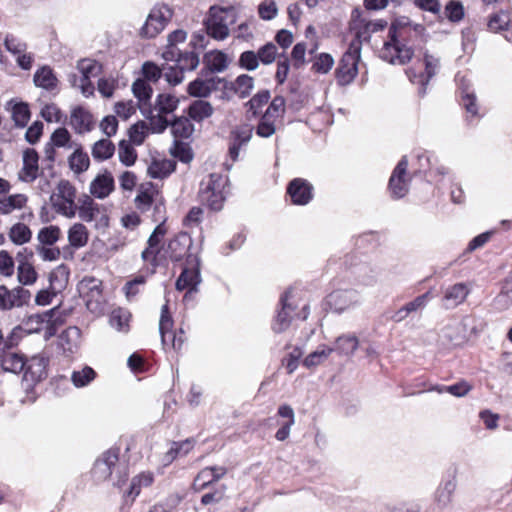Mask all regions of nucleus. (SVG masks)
Segmentation results:
<instances>
[{
    "mask_svg": "<svg viewBox=\"0 0 512 512\" xmlns=\"http://www.w3.org/2000/svg\"><path fill=\"white\" fill-rule=\"evenodd\" d=\"M118 157L120 162L125 166H132L137 159V153L128 142L121 141L119 144Z\"/></svg>",
    "mask_w": 512,
    "mask_h": 512,
    "instance_id": "obj_57",
    "label": "nucleus"
},
{
    "mask_svg": "<svg viewBox=\"0 0 512 512\" xmlns=\"http://www.w3.org/2000/svg\"><path fill=\"white\" fill-rule=\"evenodd\" d=\"M62 324L63 321L56 309H51L28 316L18 328L27 334H41L48 340L56 334Z\"/></svg>",
    "mask_w": 512,
    "mask_h": 512,
    "instance_id": "obj_2",
    "label": "nucleus"
},
{
    "mask_svg": "<svg viewBox=\"0 0 512 512\" xmlns=\"http://www.w3.org/2000/svg\"><path fill=\"white\" fill-rule=\"evenodd\" d=\"M38 274L33 266L26 259L18 261L17 266V279L18 282L24 286L33 285L37 280Z\"/></svg>",
    "mask_w": 512,
    "mask_h": 512,
    "instance_id": "obj_35",
    "label": "nucleus"
},
{
    "mask_svg": "<svg viewBox=\"0 0 512 512\" xmlns=\"http://www.w3.org/2000/svg\"><path fill=\"white\" fill-rule=\"evenodd\" d=\"M115 146L109 139H100L96 141L91 149L93 158L97 161H104L111 158L114 154Z\"/></svg>",
    "mask_w": 512,
    "mask_h": 512,
    "instance_id": "obj_42",
    "label": "nucleus"
},
{
    "mask_svg": "<svg viewBox=\"0 0 512 512\" xmlns=\"http://www.w3.org/2000/svg\"><path fill=\"white\" fill-rule=\"evenodd\" d=\"M16 213H21V219L33 217V212L29 207L28 195L25 193H8L0 197V215L11 216Z\"/></svg>",
    "mask_w": 512,
    "mask_h": 512,
    "instance_id": "obj_10",
    "label": "nucleus"
},
{
    "mask_svg": "<svg viewBox=\"0 0 512 512\" xmlns=\"http://www.w3.org/2000/svg\"><path fill=\"white\" fill-rule=\"evenodd\" d=\"M95 376V371L91 367L85 366L81 370L72 373L71 381L75 387L81 388L92 382Z\"/></svg>",
    "mask_w": 512,
    "mask_h": 512,
    "instance_id": "obj_51",
    "label": "nucleus"
},
{
    "mask_svg": "<svg viewBox=\"0 0 512 512\" xmlns=\"http://www.w3.org/2000/svg\"><path fill=\"white\" fill-rule=\"evenodd\" d=\"M334 66V59L328 53H320L313 59L311 70L319 74H327Z\"/></svg>",
    "mask_w": 512,
    "mask_h": 512,
    "instance_id": "obj_50",
    "label": "nucleus"
},
{
    "mask_svg": "<svg viewBox=\"0 0 512 512\" xmlns=\"http://www.w3.org/2000/svg\"><path fill=\"white\" fill-rule=\"evenodd\" d=\"M190 264L191 267L185 268L176 282L178 290L189 289L191 292L200 282L198 259L196 256L190 260Z\"/></svg>",
    "mask_w": 512,
    "mask_h": 512,
    "instance_id": "obj_26",
    "label": "nucleus"
},
{
    "mask_svg": "<svg viewBox=\"0 0 512 512\" xmlns=\"http://www.w3.org/2000/svg\"><path fill=\"white\" fill-rule=\"evenodd\" d=\"M287 193L295 205H306L313 197V186L305 179L295 178L288 187Z\"/></svg>",
    "mask_w": 512,
    "mask_h": 512,
    "instance_id": "obj_18",
    "label": "nucleus"
},
{
    "mask_svg": "<svg viewBox=\"0 0 512 512\" xmlns=\"http://www.w3.org/2000/svg\"><path fill=\"white\" fill-rule=\"evenodd\" d=\"M30 298V292L23 288L7 289L0 286V309L8 310L14 306H21Z\"/></svg>",
    "mask_w": 512,
    "mask_h": 512,
    "instance_id": "obj_21",
    "label": "nucleus"
},
{
    "mask_svg": "<svg viewBox=\"0 0 512 512\" xmlns=\"http://www.w3.org/2000/svg\"><path fill=\"white\" fill-rule=\"evenodd\" d=\"M68 278L69 272L67 268L63 265L58 266L50 273L49 288L56 293L60 292L66 287L68 283Z\"/></svg>",
    "mask_w": 512,
    "mask_h": 512,
    "instance_id": "obj_43",
    "label": "nucleus"
},
{
    "mask_svg": "<svg viewBox=\"0 0 512 512\" xmlns=\"http://www.w3.org/2000/svg\"><path fill=\"white\" fill-rule=\"evenodd\" d=\"M221 473H217L214 468L203 469L195 478L193 486L194 489L200 491L212 484L215 480L221 478Z\"/></svg>",
    "mask_w": 512,
    "mask_h": 512,
    "instance_id": "obj_48",
    "label": "nucleus"
},
{
    "mask_svg": "<svg viewBox=\"0 0 512 512\" xmlns=\"http://www.w3.org/2000/svg\"><path fill=\"white\" fill-rule=\"evenodd\" d=\"M152 480V475L150 473H141L137 475L131 481L127 496L134 500L140 494L141 487L150 485Z\"/></svg>",
    "mask_w": 512,
    "mask_h": 512,
    "instance_id": "obj_52",
    "label": "nucleus"
},
{
    "mask_svg": "<svg viewBox=\"0 0 512 512\" xmlns=\"http://www.w3.org/2000/svg\"><path fill=\"white\" fill-rule=\"evenodd\" d=\"M328 304L335 312L341 313L360 303V296L355 290H336L329 294Z\"/></svg>",
    "mask_w": 512,
    "mask_h": 512,
    "instance_id": "obj_16",
    "label": "nucleus"
},
{
    "mask_svg": "<svg viewBox=\"0 0 512 512\" xmlns=\"http://www.w3.org/2000/svg\"><path fill=\"white\" fill-rule=\"evenodd\" d=\"M270 99V92L268 90L259 91L255 94L247 103V112L251 113L252 116H256L259 110L268 103Z\"/></svg>",
    "mask_w": 512,
    "mask_h": 512,
    "instance_id": "obj_53",
    "label": "nucleus"
},
{
    "mask_svg": "<svg viewBox=\"0 0 512 512\" xmlns=\"http://www.w3.org/2000/svg\"><path fill=\"white\" fill-rule=\"evenodd\" d=\"M461 90V105L471 117L478 116V104L474 90L464 77H457Z\"/></svg>",
    "mask_w": 512,
    "mask_h": 512,
    "instance_id": "obj_27",
    "label": "nucleus"
},
{
    "mask_svg": "<svg viewBox=\"0 0 512 512\" xmlns=\"http://www.w3.org/2000/svg\"><path fill=\"white\" fill-rule=\"evenodd\" d=\"M408 159L403 156L392 172L389 190L393 198L404 197L409 189L410 177L407 175Z\"/></svg>",
    "mask_w": 512,
    "mask_h": 512,
    "instance_id": "obj_12",
    "label": "nucleus"
},
{
    "mask_svg": "<svg viewBox=\"0 0 512 512\" xmlns=\"http://www.w3.org/2000/svg\"><path fill=\"white\" fill-rule=\"evenodd\" d=\"M469 293L470 289L465 283H457L448 287L444 291V306L447 309L458 306L465 301Z\"/></svg>",
    "mask_w": 512,
    "mask_h": 512,
    "instance_id": "obj_28",
    "label": "nucleus"
},
{
    "mask_svg": "<svg viewBox=\"0 0 512 512\" xmlns=\"http://www.w3.org/2000/svg\"><path fill=\"white\" fill-rule=\"evenodd\" d=\"M224 9L220 6H212L205 21L208 35L214 39H224Z\"/></svg>",
    "mask_w": 512,
    "mask_h": 512,
    "instance_id": "obj_23",
    "label": "nucleus"
},
{
    "mask_svg": "<svg viewBox=\"0 0 512 512\" xmlns=\"http://www.w3.org/2000/svg\"><path fill=\"white\" fill-rule=\"evenodd\" d=\"M133 95L140 101L146 102L152 94L151 86L144 79H137L132 84Z\"/></svg>",
    "mask_w": 512,
    "mask_h": 512,
    "instance_id": "obj_61",
    "label": "nucleus"
},
{
    "mask_svg": "<svg viewBox=\"0 0 512 512\" xmlns=\"http://www.w3.org/2000/svg\"><path fill=\"white\" fill-rule=\"evenodd\" d=\"M80 331L76 327H69L59 336V346L64 352L73 353L78 346Z\"/></svg>",
    "mask_w": 512,
    "mask_h": 512,
    "instance_id": "obj_39",
    "label": "nucleus"
},
{
    "mask_svg": "<svg viewBox=\"0 0 512 512\" xmlns=\"http://www.w3.org/2000/svg\"><path fill=\"white\" fill-rule=\"evenodd\" d=\"M114 178L110 171L104 169L91 181L89 192L98 199H105L114 190Z\"/></svg>",
    "mask_w": 512,
    "mask_h": 512,
    "instance_id": "obj_20",
    "label": "nucleus"
},
{
    "mask_svg": "<svg viewBox=\"0 0 512 512\" xmlns=\"http://www.w3.org/2000/svg\"><path fill=\"white\" fill-rule=\"evenodd\" d=\"M361 58L359 41H352L347 51L342 55L335 71L339 85L346 86L353 82L358 74V65Z\"/></svg>",
    "mask_w": 512,
    "mask_h": 512,
    "instance_id": "obj_3",
    "label": "nucleus"
},
{
    "mask_svg": "<svg viewBox=\"0 0 512 512\" xmlns=\"http://www.w3.org/2000/svg\"><path fill=\"white\" fill-rule=\"evenodd\" d=\"M511 21L510 14L500 11L492 15L488 22V27L491 31L497 32L506 29Z\"/></svg>",
    "mask_w": 512,
    "mask_h": 512,
    "instance_id": "obj_58",
    "label": "nucleus"
},
{
    "mask_svg": "<svg viewBox=\"0 0 512 512\" xmlns=\"http://www.w3.org/2000/svg\"><path fill=\"white\" fill-rule=\"evenodd\" d=\"M163 71L166 81L171 85H177L184 79V71H182L176 63L163 65Z\"/></svg>",
    "mask_w": 512,
    "mask_h": 512,
    "instance_id": "obj_60",
    "label": "nucleus"
},
{
    "mask_svg": "<svg viewBox=\"0 0 512 512\" xmlns=\"http://www.w3.org/2000/svg\"><path fill=\"white\" fill-rule=\"evenodd\" d=\"M171 131L175 137L188 138L193 133V126L185 117H179L171 123Z\"/></svg>",
    "mask_w": 512,
    "mask_h": 512,
    "instance_id": "obj_54",
    "label": "nucleus"
},
{
    "mask_svg": "<svg viewBox=\"0 0 512 512\" xmlns=\"http://www.w3.org/2000/svg\"><path fill=\"white\" fill-rule=\"evenodd\" d=\"M50 143L53 147L65 149H72L78 145V143L72 141L70 132L64 127L54 130L50 136Z\"/></svg>",
    "mask_w": 512,
    "mask_h": 512,
    "instance_id": "obj_41",
    "label": "nucleus"
},
{
    "mask_svg": "<svg viewBox=\"0 0 512 512\" xmlns=\"http://www.w3.org/2000/svg\"><path fill=\"white\" fill-rule=\"evenodd\" d=\"M77 69L83 78L96 77L101 72V65L92 59H82L77 63Z\"/></svg>",
    "mask_w": 512,
    "mask_h": 512,
    "instance_id": "obj_56",
    "label": "nucleus"
},
{
    "mask_svg": "<svg viewBox=\"0 0 512 512\" xmlns=\"http://www.w3.org/2000/svg\"><path fill=\"white\" fill-rule=\"evenodd\" d=\"M387 25L384 20H368L362 15L361 10L354 9L351 13L350 30L355 35L354 41H367L372 33L383 30Z\"/></svg>",
    "mask_w": 512,
    "mask_h": 512,
    "instance_id": "obj_8",
    "label": "nucleus"
},
{
    "mask_svg": "<svg viewBox=\"0 0 512 512\" xmlns=\"http://www.w3.org/2000/svg\"><path fill=\"white\" fill-rule=\"evenodd\" d=\"M214 89H216V81L215 78L211 77L209 79H196L192 81L187 88V92L189 95L193 97H206L208 96Z\"/></svg>",
    "mask_w": 512,
    "mask_h": 512,
    "instance_id": "obj_36",
    "label": "nucleus"
},
{
    "mask_svg": "<svg viewBox=\"0 0 512 512\" xmlns=\"http://www.w3.org/2000/svg\"><path fill=\"white\" fill-rule=\"evenodd\" d=\"M72 149L73 152L68 157L69 167L75 174H81L88 170L90 166L89 156L86 152L83 151V148L80 144Z\"/></svg>",
    "mask_w": 512,
    "mask_h": 512,
    "instance_id": "obj_32",
    "label": "nucleus"
},
{
    "mask_svg": "<svg viewBox=\"0 0 512 512\" xmlns=\"http://www.w3.org/2000/svg\"><path fill=\"white\" fill-rule=\"evenodd\" d=\"M496 301L501 307L512 305V276L504 282L501 293L497 296Z\"/></svg>",
    "mask_w": 512,
    "mask_h": 512,
    "instance_id": "obj_64",
    "label": "nucleus"
},
{
    "mask_svg": "<svg viewBox=\"0 0 512 512\" xmlns=\"http://www.w3.org/2000/svg\"><path fill=\"white\" fill-rule=\"evenodd\" d=\"M75 189L67 180H61L50 196L52 208L60 215L71 219L76 215Z\"/></svg>",
    "mask_w": 512,
    "mask_h": 512,
    "instance_id": "obj_5",
    "label": "nucleus"
},
{
    "mask_svg": "<svg viewBox=\"0 0 512 512\" xmlns=\"http://www.w3.org/2000/svg\"><path fill=\"white\" fill-rule=\"evenodd\" d=\"M34 83L37 87L53 90L57 87L58 80L54 75L51 68L43 66L39 68L34 74Z\"/></svg>",
    "mask_w": 512,
    "mask_h": 512,
    "instance_id": "obj_37",
    "label": "nucleus"
},
{
    "mask_svg": "<svg viewBox=\"0 0 512 512\" xmlns=\"http://www.w3.org/2000/svg\"><path fill=\"white\" fill-rule=\"evenodd\" d=\"M60 235V228L58 226L50 225L39 230L37 239L42 244L53 245L59 240Z\"/></svg>",
    "mask_w": 512,
    "mask_h": 512,
    "instance_id": "obj_55",
    "label": "nucleus"
},
{
    "mask_svg": "<svg viewBox=\"0 0 512 512\" xmlns=\"http://www.w3.org/2000/svg\"><path fill=\"white\" fill-rule=\"evenodd\" d=\"M69 245L74 249H79L87 245L89 240V231L82 223H74L67 231Z\"/></svg>",
    "mask_w": 512,
    "mask_h": 512,
    "instance_id": "obj_29",
    "label": "nucleus"
},
{
    "mask_svg": "<svg viewBox=\"0 0 512 512\" xmlns=\"http://www.w3.org/2000/svg\"><path fill=\"white\" fill-rule=\"evenodd\" d=\"M69 124L76 134L83 135L95 128L96 120L89 109L83 106H74L70 111Z\"/></svg>",
    "mask_w": 512,
    "mask_h": 512,
    "instance_id": "obj_14",
    "label": "nucleus"
},
{
    "mask_svg": "<svg viewBox=\"0 0 512 512\" xmlns=\"http://www.w3.org/2000/svg\"><path fill=\"white\" fill-rule=\"evenodd\" d=\"M291 296V292L287 291L285 294L281 297V310L277 313L273 323H272V330L275 333H283L285 332L290 324L291 320L293 318L292 313L294 311V307L289 302Z\"/></svg>",
    "mask_w": 512,
    "mask_h": 512,
    "instance_id": "obj_22",
    "label": "nucleus"
},
{
    "mask_svg": "<svg viewBox=\"0 0 512 512\" xmlns=\"http://www.w3.org/2000/svg\"><path fill=\"white\" fill-rule=\"evenodd\" d=\"M252 134L253 127L250 124L239 125L230 132L228 154L233 162L239 160L240 152L246 149Z\"/></svg>",
    "mask_w": 512,
    "mask_h": 512,
    "instance_id": "obj_13",
    "label": "nucleus"
},
{
    "mask_svg": "<svg viewBox=\"0 0 512 512\" xmlns=\"http://www.w3.org/2000/svg\"><path fill=\"white\" fill-rule=\"evenodd\" d=\"M180 101V97L176 95L167 92L160 93L156 96L154 110L159 114H170L178 108Z\"/></svg>",
    "mask_w": 512,
    "mask_h": 512,
    "instance_id": "obj_31",
    "label": "nucleus"
},
{
    "mask_svg": "<svg viewBox=\"0 0 512 512\" xmlns=\"http://www.w3.org/2000/svg\"><path fill=\"white\" fill-rule=\"evenodd\" d=\"M334 351V348L328 347L326 345L320 346L316 351L310 353L304 360L303 365L306 368H315L318 365L322 364Z\"/></svg>",
    "mask_w": 512,
    "mask_h": 512,
    "instance_id": "obj_45",
    "label": "nucleus"
},
{
    "mask_svg": "<svg viewBox=\"0 0 512 512\" xmlns=\"http://www.w3.org/2000/svg\"><path fill=\"white\" fill-rule=\"evenodd\" d=\"M457 488V480L452 476L443 480L437 487L434 493V506L435 509L443 511L448 509L453 501L454 493Z\"/></svg>",
    "mask_w": 512,
    "mask_h": 512,
    "instance_id": "obj_17",
    "label": "nucleus"
},
{
    "mask_svg": "<svg viewBox=\"0 0 512 512\" xmlns=\"http://www.w3.org/2000/svg\"><path fill=\"white\" fill-rule=\"evenodd\" d=\"M254 87L253 77L242 74L238 76L235 81L231 82L230 86H226L231 93L237 95L239 98H246L251 94Z\"/></svg>",
    "mask_w": 512,
    "mask_h": 512,
    "instance_id": "obj_34",
    "label": "nucleus"
},
{
    "mask_svg": "<svg viewBox=\"0 0 512 512\" xmlns=\"http://www.w3.org/2000/svg\"><path fill=\"white\" fill-rule=\"evenodd\" d=\"M278 49L275 44L267 43L257 51L259 62L264 65L273 63L277 57Z\"/></svg>",
    "mask_w": 512,
    "mask_h": 512,
    "instance_id": "obj_63",
    "label": "nucleus"
},
{
    "mask_svg": "<svg viewBox=\"0 0 512 512\" xmlns=\"http://www.w3.org/2000/svg\"><path fill=\"white\" fill-rule=\"evenodd\" d=\"M5 109L11 113L15 126L23 128L28 124L31 113L27 103L18 99H11L6 102Z\"/></svg>",
    "mask_w": 512,
    "mask_h": 512,
    "instance_id": "obj_24",
    "label": "nucleus"
},
{
    "mask_svg": "<svg viewBox=\"0 0 512 512\" xmlns=\"http://www.w3.org/2000/svg\"><path fill=\"white\" fill-rule=\"evenodd\" d=\"M38 154L34 149H26L23 152V167L19 172L22 182L30 183L36 179L38 173Z\"/></svg>",
    "mask_w": 512,
    "mask_h": 512,
    "instance_id": "obj_25",
    "label": "nucleus"
},
{
    "mask_svg": "<svg viewBox=\"0 0 512 512\" xmlns=\"http://www.w3.org/2000/svg\"><path fill=\"white\" fill-rule=\"evenodd\" d=\"M25 362L22 355L11 352L2 357L1 366L7 372L19 373L23 371Z\"/></svg>",
    "mask_w": 512,
    "mask_h": 512,
    "instance_id": "obj_46",
    "label": "nucleus"
},
{
    "mask_svg": "<svg viewBox=\"0 0 512 512\" xmlns=\"http://www.w3.org/2000/svg\"><path fill=\"white\" fill-rule=\"evenodd\" d=\"M213 112V106L209 102L203 100L194 101L188 108L189 117L197 122H201L209 118L212 116Z\"/></svg>",
    "mask_w": 512,
    "mask_h": 512,
    "instance_id": "obj_38",
    "label": "nucleus"
},
{
    "mask_svg": "<svg viewBox=\"0 0 512 512\" xmlns=\"http://www.w3.org/2000/svg\"><path fill=\"white\" fill-rule=\"evenodd\" d=\"M131 314L124 309H115L112 311L109 324L118 332H127L129 330Z\"/></svg>",
    "mask_w": 512,
    "mask_h": 512,
    "instance_id": "obj_44",
    "label": "nucleus"
},
{
    "mask_svg": "<svg viewBox=\"0 0 512 512\" xmlns=\"http://www.w3.org/2000/svg\"><path fill=\"white\" fill-rule=\"evenodd\" d=\"M425 72L417 74L413 68L406 71L409 80L413 84H419V94H424L426 91V85L430 79L437 73L439 67V59L433 55L425 53L424 55Z\"/></svg>",
    "mask_w": 512,
    "mask_h": 512,
    "instance_id": "obj_15",
    "label": "nucleus"
},
{
    "mask_svg": "<svg viewBox=\"0 0 512 512\" xmlns=\"http://www.w3.org/2000/svg\"><path fill=\"white\" fill-rule=\"evenodd\" d=\"M8 238L15 245H24L32 239V231L27 224L18 221L9 228Z\"/></svg>",
    "mask_w": 512,
    "mask_h": 512,
    "instance_id": "obj_33",
    "label": "nucleus"
},
{
    "mask_svg": "<svg viewBox=\"0 0 512 512\" xmlns=\"http://www.w3.org/2000/svg\"><path fill=\"white\" fill-rule=\"evenodd\" d=\"M47 365L48 359L42 355H35L26 360L23 369V382L27 387H32L46 378Z\"/></svg>",
    "mask_w": 512,
    "mask_h": 512,
    "instance_id": "obj_11",
    "label": "nucleus"
},
{
    "mask_svg": "<svg viewBox=\"0 0 512 512\" xmlns=\"http://www.w3.org/2000/svg\"><path fill=\"white\" fill-rule=\"evenodd\" d=\"M78 291L92 313L100 314L102 312L103 297L100 280L86 277L79 282Z\"/></svg>",
    "mask_w": 512,
    "mask_h": 512,
    "instance_id": "obj_9",
    "label": "nucleus"
},
{
    "mask_svg": "<svg viewBox=\"0 0 512 512\" xmlns=\"http://www.w3.org/2000/svg\"><path fill=\"white\" fill-rule=\"evenodd\" d=\"M359 340L354 334H345L336 339L335 350L340 355L351 356L357 350Z\"/></svg>",
    "mask_w": 512,
    "mask_h": 512,
    "instance_id": "obj_40",
    "label": "nucleus"
},
{
    "mask_svg": "<svg viewBox=\"0 0 512 512\" xmlns=\"http://www.w3.org/2000/svg\"><path fill=\"white\" fill-rule=\"evenodd\" d=\"M149 128L143 121H139L129 129L130 141L136 145H141L148 135Z\"/></svg>",
    "mask_w": 512,
    "mask_h": 512,
    "instance_id": "obj_62",
    "label": "nucleus"
},
{
    "mask_svg": "<svg viewBox=\"0 0 512 512\" xmlns=\"http://www.w3.org/2000/svg\"><path fill=\"white\" fill-rule=\"evenodd\" d=\"M284 112L285 99L282 96H276L268 106L263 116L275 121L277 118L282 117Z\"/></svg>",
    "mask_w": 512,
    "mask_h": 512,
    "instance_id": "obj_59",
    "label": "nucleus"
},
{
    "mask_svg": "<svg viewBox=\"0 0 512 512\" xmlns=\"http://www.w3.org/2000/svg\"><path fill=\"white\" fill-rule=\"evenodd\" d=\"M122 470L118 465V455L113 451L103 453L95 462L92 474L97 481L111 480L119 485L122 481Z\"/></svg>",
    "mask_w": 512,
    "mask_h": 512,
    "instance_id": "obj_7",
    "label": "nucleus"
},
{
    "mask_svg": "<svg viewBox=\"0 0 512 512\" xmlns=\"http://www.w3.org/2000/svg\"><path fill=\"white\" fill-rule=\"evenodd\" d=\"M200 199L211 210L220 211L224 205V180L222 174L212 173L203 179Z\"/></svg>",
    "mask_w": 512,
    "mask_h": 512,
    "instance_id": "obj_4",
    "label": "nucleus"
},
{
    "mask_svg": "<svg viewBox=\"0 0 512 512\" xmlns=\"http://www.w3.org/2000/svg\"><path fill=\"white\" fill-rule=\"evenodd\" d=\"M173 326V320L168 313V306L165 304L161 310V316L159 320V331L161 334V341L163 345H166L168 338L172 336L171 328Z\"/></svg>",
    "mask_w": 512,
    "mask_h": 512,
    "instance_id": "obj_49",
    "label": "nucleus"
},
{
    "mask_svg": "<svg viewBox=\"0 0 512 512\" xmlns=\"http://www.w3.org/2000/svg\"><path fill=\"white\" fill-rule=\"evenodd\" d=\"M79 217L85 222H95L97 229H104L109 225L108 216L101 211L100 205L92 200L86 201L79 208Z\"/></svg>",
    "mask_w": 512,
    "mask_h": 512,
    "instance_id": "obj_19",
    "label": "nucleus"
},
{
    "mask_svg": "<svg viewBox=\"0 0 512 512\" xmlns=\"http://www.w3.org/2000/svg\"><path fill=\"white\" fill-rule=\"evenodd\" d=\"M440 339L444 345L456 346L464 341V336L459 333V324H449L445 326L440 334Z\"/></svg>",
    "mask_w": 512,
    "mask_h": 512,
    "instance_id": "obj_47",
    "label": "nucleus"
},
{
    "mask_svg": "<svg viewBox=\"0 0 512 512\" xmlns=\"http://www.w3.org/2000/svg\"><path fill=\"white\" fill-rule=\"evenodd\" d=\"M175 169V164L168 159L152 158L148 165L147 173L151 178L162 179L170 175Z\"/></svg>",
    "mask_w": 512,
    "mask_h": 512,
    "instance_id": "obj_30",
    "label": "nucleus"
},
{
    "mask_svg": "<svg viewBox=\"0 0 512 512\" xmlns=\"http://www.w3.org/2000/svg\"><path fill=\"white\" fill-rule=\"evenodd\" d=\"M413 30L416 35L422 36L425 32V27L422 24H409L406 27L398 30L395 25H392L388 31V39L384 42L380 50V57L394 65H404L409 62L413 56V50L407 47L400 41L403 34Z\"/></svg>",
    "mask_w": 512,
    "mask_h": 512,
    "instance_id": "obj_1",
    "label": "nucleus"
},
{
    "mask_svg": "<svg viewBox=\"0 0 512 512\" xmlns=\"http://www.w3.org/2000/svg\"><path fill=\"white\" fill-rule=\"evenodd\" d=\"M173 17V9L166 4L155 5L148 13L140 35L146 38H154L161 33Z\"/></svg>",
    "mask_w": 512,
    "mask_h": 512,
    "instance_id": "obj_6",
    "label": "nucleus"
}]
</instances>
